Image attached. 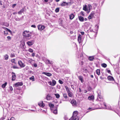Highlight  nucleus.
Listing matches in <instances>:
<instances>
[{
	"mask_svg": "<svg viewBox=\"0 0 120 120\" xmlns=\"http://www.w3.org/2000/svg\"><path fill=\"white\" fill-rule=\"evenodd\" d=\"M106 71L108 73H109V74H111V72L109 70H108V69H106Z\"/></svg>",
	"mask_w": 120,
	"mask_h": 120,
	"instance_id": "nucleus-42",
	"label": "nucleus"
},
{
	"mask_svg": "<svg viewBox=\"0 0 120 120\" xmlns=\"http://www.w3.org/2000/svg\"><path fill=\"white\" fill-rule=\"evenodd\" d=\"M47 111V110H43L42 112H43L46 113Z\"/></svg>",
	"mask_w": 120,
	"mask_h": 120,
	"instance_id": "nucleus-61",
	"label": "nucleus"
},
{
	"mask_svg": "<svg viewBox=\"0 0 120 120\" xmlns=\"http://www.w3.org/2000/svg\"><path fill=\"white\" fill-rule=\"evenodd\" d=\"M63 96L65 99H67L68 98V96L67 94L65 93L63 94Z\"/></svg>",
	"mask_w": 120,
	"mask_h": 120,
	"instance_id": "nucleus-25",
	"label": "nucleus"
},
{
	"mask_svg": "<svg viewBox=\"0 0 120 120\" xmlns=\"http://www.w3.org/2000/svg\"><path fill=\"white\" fill-rule=\"evenodd\" d=\"M71 103L73 105H75L76 104V101L74 100H72L71 101Z\"/></svg>",
	"mask_w": 120,
	"mask_h": 120,
	"instance_id": "nucleus-15",
	"label": "nucleus"
},
{
	"mask_svg": "<svg viewBox=\"0 0 120 120\" xmlns=\"http://www.w3.org/2000/svg\"><path fill=\"white\" fill-rule=\"evenodd\" d=\"M64 72L65 73V74H70V71L69 69H68L65 70Z\"/></svg>",
	"mask_w": 120,
	"mask_h": 120,
	"instance_id": "nucleus-18",
	"label": "nucleus"
},
{
	"mask_svg": "<svg viewBox=\"0 0 120 120\" xmlns=\"http://www.w3.org/2000/svg\"><path fill=\"white\" fill-rule=\"evenodd\" d=\"M51 98L52 97L49 94L46 97V99L48 100H51Z\"/></svg>",
	"mask_w": 120,
	"mask_h": 120,
	"instance_id": "nucleus-20",
	"label": "nucleus"
},
{
	"mask_svg": "<svg viewBox=\"0 0 120 120\" xmlns=\"http://www.w3.org/2000/svg\"><path fill=\"white\" fill-rule=\"evenodd\" d=\"M48 84L50 85H51V86H52V83L51 81L49 82H48Z\"/></svg>",
	"mask_w": 120,
	"mask_h": 120,
	"instance_id": "nucleus-47",
	"label": "nucleus"
},
{
	"mask_svg": "<svg viewBox=\"0 0 120 120\" xmlns=\"http://www.w3.org/2000/svg\"><path fill=\"white\" fill-rule=\"evenodd\" d=\"M80 14L81 15H82V16H84V14L83 13V12L82 11H81L80 13Z\"/></svg>",
	"mask_w": 120,
	"mask_h": 120,
	"instance_id": "nucleus-52",
	"label": "nucleus"
},
{
	"mask_svg": "<svg viewBox=\"0 0 120 120\" xmlns=\"http://www.w3.org/2000/svg\"><path fill=\"white\" fill-rule=\"evenodd\" d=\"M33 60L32 59H29V60H28L30 62H31Z\"/></svg>",
	"mask_w": 120,
	"mask_h": 120,
	"instance_id": "nucleus-58",
	"label": "nucleus"
},
{
	"mask_svg": "<svg viewBox=\"0 0 120 120\" xmlns=\"http://www.w3.org/2000/svg\"><path fill=\"white\" fill-rule=\"evenodd\" d=\"M92 7V6L90 4L88 5L87 8H88V13L90 12V10L91 9Z\"/></svg>",
	"mask_w": 120,
	"mask_h": 120,
	"instance_id": "nucleus-19",
	"label": "nucleus"
},
{
	"mask_svg": "<svg viewBox=\"0 0 120 120\" xmlns=\"http://www.w3.org/2000/svg\"><path fill=\"white\" fill-rule=\"evenodd\" d=\"M15 57V55L14 54H11V57Z\"/></svg>",
	"mask_w": 120,
	"mask_h": 120,
	"instance_id": "nucleus-41",
	"label": "nucleus"
},
{
	"mask_svg": "<svg viewBox=\"0 0 120 120\" xmlns=\"http://www.w3.org/2000/svg\"><path fill=\"white\" fill-rule=\"evenodd\" d=\"M102 66L104 68H106L107 67V65L105 63H103L101 64Z\"/></svg>",
	"mask_w": 120,
	"mask_h": 120,
	"instance_id": "nucleus-32",
	"label": "nucleus"
},
{
	"mask_svg": "<svg viewBox=\"0 0 120 120\" xmlns=\"http://www.w3.org/2000/svg\"><path fill=\"white\" fill-rule=\"evenodd\" d=\"M94 58L93 56H90L88 58V59L90 61H92L93 60Z\"/></svg>",
	"mask_w": 120,
	"mask_h": 120,
	"instance_id": "nucleus-21",
	"label": "nucleus"
},
{
	"mask_svg": "<svg viewBox=\"0 0 120 120\" xmlns=\"http://www.w3.org/2000/svg\"><path fill=\"white\" fill-rule=\"evenodd\" d=\"M78 112L75 111L74 112L72 116L69 120H79V118L77 116Z\"/></svg>",
	"mask_w": 120,
	"mask_h": 120,
	"instance_id": "nucleus-1",
	"label": "nucleus"
},
{
	"mask_svg": "<svg viewBox=\"0 0 120 120\" xmlns=\"http://www.w3.org/2000/svg\"><path fill=\"white\" fill-rule=\"evenodd\" d=\"M4 58L5 60H8V56L7 54H5L4 56Z\"/></svg>",
	"mask_w": 120,
	"mask_h": 120,
	"instance_id": "nucleus-22",
	"label": "nucleus"
},
{
	"mask_svg": "<svg viewBox=\"0 0 120 120\" xmlns=\"http://www.w3.org/2000/svg\"><path fill=\"white\" fill-rule=\"evenodd\" d=\"M16 4H13L12 6V7L13 8H14V7H15V6H16Z\"/></svg>",
	"mask_w": 120,
	"mask_h": 120,
	"instance_id": "nucleus-56",
	"label": "nucleus"
},
{
	"mask_svg": "<svg viewBox=\"0 0 120 120\" xmlns=\"http://www.w3.org/2000/svg\"><path fill=\"white\" fill-rule=\"evenodd\" d=\"M3 25H4L6 27H8L9 25V24L7 23H4V24H2Z\"/></svg>",
	"mask_w": 120,
	"mask_h": 120,
	"instance_id": "nucleus-38",
	"label": "nucleus"
},
{
	"mask_svg": "<svg viewBox=\"0 0 120 120\" xmlns=\"http://www.w3.org/2000/svg\"><path fill=\"white\" fill-rule=\"evenodd\" d=\"M7 38L9 40H10L11 39V38L10 36H8Z\"/></svg>",
	"mask_w": 120,
	"mask_h": 120,
	"instance_id": "nucleus-51",
	"label": "nucleus"
},
{
	"mask_svg": "<svg viewBox=\"0 0 120 120\" xmlns=\"http://www.w3.org/2000/svg\"><path fill=\"white\" fill-rule=\"evenodd\" d=\"M22 85L23 83L22 82H18L15 83L14 84V86H15L17 87L22 86Z\"/></svg>",
	"mask_w": 120,
	"mask_h": 120,
	"instance_id": "nucleus-6",
	"label": "nucleus"
},
{
	"mask_svg": "<svg viewBox=\"0 0 120 120\" xmlns=\"http://www.w3.org/2000/svg\"><path fill=\"white\" fill-rule=\"evenodd\" d=\"M81 33L82 35H83L84 34V32H81Z\"/></svg>",
	"mask_w": 120,
	"mask_h": 120,
	"instance_id": "nucleus-63",
	"label": "nucleus"
},
{
	"mask_svg": "<svg viewBox=\"0 0 120 120\" xmlns=\"http://www.w3.org/2000/svg\"><path fill=\"white\" fill-rule=\"evenodd\" d=\"M80 59L79 62V64L80 65L82 66L85 60L86 59L83 57V55L82 54L80 55Z\"/></svg>",
	"mask_w": 120,
	"mask_h": 120,
	"instance_id": "nucleus-3",
	"label": "nucleus"
},
{
	"mask_svg": "<svg viewBox=\"0 0 120 120\" xmlns=\"http://www.w3.org/2000/svg\"><path fill=\"white\" fill-rule=\"evenodd\" d=\"M70 19L71 20L73 19L75 17V15L73 13H71L70 15H69Z\"/></svg>",
	"mask_w": 120,
	"mask_h": 120,
	"instance_id": "nucleus-11",
	"label": "nucleus"
},
{
	"mask_svg": "<svg viewBox=\"0 0 120 120\" xmlns=\"http://www.w3.org/2000/svg\"><path fill=\"white\" fill-rule=\"evenodd\" d=\"M7 84V82H5L2 85V87L3 88H4L6 86Z\"/></svg>",
	"mask_w": 120,
	"mask_h": 120,
	"instance_id": "nucleus-30",
	"label": "nucleus"
},
{
	"mask_svg": "<svg viewBox=\"0 0 120 120\" xmlns=\"http://www.w3.org/2000/svg\"><path fill=\"white\" fill-rule=\"evenodd\" d=\"M49 105L51 108H53L54 107V105L52 104H50Z\"/></svg>",
	"mask_w": 120,
	"mask_h": 120,
	"instance_id": "nucleus-39",
	"label": "nucleus"
},
{
	"mask_svg": "<svg viewBox=\"0 0 120 120\" xmlns=\"http://www.w3.org/2000/svg\"><path fill=\"white\" fill-rule=\"evenodd\" d=\"M14 117H12L10 119V120H14Z\"/></svg>",
	"mask_w": 120,
	"mask_h": 120,
	"instance_id": "nucleus-64",
	"label": "nucleus"
},
{
	"mask_svg": "<svg viewBox=\"0 0 120 120\" xmlns=\"http://www.w3.org/2000/svg\"><path fill=\"white\" fill-rule=\"evenodd\" d=\"M96 73L98 75H99L100 74V69H98L96 70Z\"/></svg>",
	"mask_w": 120,
	"mask_h": 120,
	"instance_id": "nucleus-29",
	"label": "nucleus"
},
{
	"mask_svg": "<svg viewBox=\"0 0 120 120\" xmlns=\"http://www.w3.org/2000/svg\"><path fill=\"white\" fill-rule=\"evenodd\" d=\"M18 63L19 65L21 68H24L25 66L24 64L23 63L21 60H19L18 61Z\"/></svg>",
	"mask_w": 120,
	"mask_h": 120,
	"instance_id": "nucleus-4",
	"label": "nucleus"
},
{
	"mask_svg": "<svg viewBox=\"0 0 120 120\" xmlns=\"http://www.w3.org/2000/svg\"><path fill=\"white\" fill-rule=\"evenodd\" d=\"M81 40L82 36L81 35L79 34L78 36V41L79 43H81Z\"/></svg>",
	"mask_w": 120,
	"mask_h": 120,
	"instance_id": "nucleus-9",
	"label": "nucleus"
},
{
	"mask_svg": "<svg viewBox=\"0 0 120 120\" xmlns=\"http://www.w3.org/2000/svg\"><path fill=\"white\" fill-rule=\"evenodd\" d=\"M4 34L5 35H6L8 34V32H7L6 30L5 31H4Z\"/></svg>",
	"mask_w": 120,
	"mask_h": 120,
	"instance_id": "nucleus-44",
	"label": "nucleus"
},
{
	"mask_svg": "<svg viewBox=\"0 0 120 120\" xmlns=\"http://www.w3.org/2000/svg\"><path fill=\"white\" fill-rule=\"evenodd\" d=\"M98 98H99L100 99H101L102 98V97L99 94H98Z\"/></svg>",
	"mask_w": 120,
	"mask_h": 120,
	"instance_id": "nucleus-54",
	"label": "nucleus"
},
{
	"mask_svg": "<svg viewBox=\"0 0 120 120\" xmlns=\"http://www.w3.org/2000/svg\"><path fill=\"white\" fill-rule=\"evenodd\" d=\"M51 110L52 111H53V113L55 114H56L57 113V108L55 110H53L51 109Z\"/></svg>",
	"mask_w": 120,
	"mask_h": 120,
	"instance_id": "nucleus-23",
	"label": "nucleus"
},
{
	"mask_svg": "<svg viewBox=\"0 0 120 120\" xmlns=\"http://www.w3.org/2000/svg\"><path fill=\"white\" fill-rule=\"evenodd\" d=\"M59 8H57L55 10V11L56 12H58L59 11Z\"/></svg>",
	"mask_w": 120,
	"mask_h": 120,
	"instance_id": "nucleus-45",
	"label": "nucleus"
},
{
	"mask_svg": "<svg viewBox=\"0 0 120 120\" xmlns=\"http://www.w3.org/2000/svg\"><path fill=\"white\" fill-rule=\"evenodd\" d=\"M94 14L93 13H91L88 17V18L89 19H91L93 17Z\"/></svg>",
	"mask_w": 120,
	"mask_h": 120,
	"instance_id": "nucleus-12",
	"label": "nucleus"
},
{
	"mask_svg": "<svg viewBox=\"0 0 120 120\" xmlns=\"http://www.w3.org/2000/svg\"><path fill=\"white\" fill-rule=\"evenodd\" d=\"M16 77V75H12V81L15 80Z\"/></svg>",
	"mask_w": 120,
	"mask_h": 120,
	"instance_id": "nucleus-33",
	"label": "nucleus"
},
{
	"mask_svg": "<svg viewBox=\"0 0 120 120\" xmlns=\"http://www.w3.org/2000/svg\"><path fill=\"white\" fill-rule=\"evenodd\" d=\"M30 80H32V81H34V76H32L30 78Z\"/></svg>",
	"mask_w": 120,
	"mask_h": 120,
	"instance_id": "nucleus-37",
	"label": "nucleus"
},
{
	"mask_svg": "<svg viewBox=\"0 0 120 120\" xmlns=\"http://www.w3.org/2000/svg\"><path fill=\"white\" fill-rule=\"evenodd\" d=\"M32 56L33 57H34L35 56V54L34 53H33L32 54Z\"/></svg>",
	"mask_w": 120,
	"mask_h": 120,
	"instance_id": "nucleus-60",
	"label": "nucleus"
},
{
	"mask_svg": "<svg viewBox=\"0 0 120 120\" xmlns=\"http://www.w3.org/2000/svg\"><path fill=\"white\" fill-rule=\"evenodd\" d=\"M31 27H33L34 28H35L36 27V26L35 25H32L31 26Z\"/></svg>",
	"mask_w": 120,
	"mask_h": 120,
	"instance_id": "nucleus-53",
	"label": "nucleus"
},
{
	"mask_svg": "<svg viewBox=\"0 0 120 120\" xmlns=\"http://www.w3.org/2000/svg\"><path fill=\"white\" fill-rule=\"evenodd\" d=\"M68 5H69V3L65 2H63L61 4V6H65Z\"/></svg>",
	"mask_w": 120,
	"mask_h": 120,
	"instance_id": "nucleus-10",
	"label": "nucleus"
},
{
	"mask_svg": "<svg viewBox=\"0 0 120 120\" xmlns=\"http://www.w3.org/2000/svg\"><path fill=\"white\" fill-rule=\"evenodd\" d=\"M52 86H54L56 84V82L55 80H52Z\"/></svg>",
	"mask_w": 120,
	"mask_h": 120,
	"instance_id": "nucleus-27",
	"label": "nucleus"
},
{
	"mask_svg": "<svg viewBox=\"0 0 120 120\" xmlns=\"http://www.w3.org/2000/svg\"><path fill=\"white\" fill-rule=\"evenodd\" d=\"M33 66H34V67H36L38 65L36 63H34L33 64Z\"/></svg>",
	"mask_w": 120,
	"mask_h": 120,
	"instance_id": "nucleus-46",
	"label": "nucleus"
},
{
	"mask_svg": "<svg viewBox=\"0 0 120 120\" xmlns=\"http://www.w3.org/2000/svg\"><path fill=\"white\" fill-rule=\"evenodd\" d=\"M59 82L61 84H63V82L61 80H59Z\"/></svg>",
	"mask_w": 120,
	"mask_h": 120,
	"instance_id": "nucleus-48",
	"label": "nucleus"
},
{
	"mask_svg": "<svg viewBox=\"0 0 120 120\" xmlns=\"http://www.w3.org/2000/svg\"><path fill=\"white\" fill-rule=\"evenodd\" d=\"M68 93L69 97H71L73 96L72 93L70 92V91L69 92H68Z\"/></svg>",
	"mask_w": 120,
	"mask_h": 120,
	"instance_id": "nucleus-26",
	"label": "nucleus"
},
{
	"mask_svg": "<svg viewBox=\"0 0 120 120\" xmlns=\"http://www.w3.org/2000/svg\"><path fill=\"white\" fill-rule=\"evenodd\" d=\"M2 28H3V29H5L6 30V29H7V28L4 27H2Z\"/></svg>",
	"mask_w": 120,
	"mask_h": 120,
	"instance_id": "nucleus-62",
	"label": "nucleus"
},
{
	"mask_svg": "<svg viewBox=\"0 0 120 120\" xmlns=\"http://www.w3.org/2000/svg\"><path fill=\"white\" fill-rule=\"evenodd\" d=\"M42 74L45 75H52V74L46 72H43Z\"/></svg>",
	"mask_w": 120,
	"mask_h": 120,
	"instance_id": "nucleus-24",
	"label": "nucleus"
},
{
	"mask_svg": "<svg viewBox=\"0 0 120 120\" xmlns=\"http://www.w3.org/2000/svg\"><path fill=\"white\" fill-rule=\"evenodd\" d=\"M53 62L52 61H50L49 60V64H53Z\"/></svg>",
	"mask_w": 120,
	"mask_h": 120,
	"instance_id": "nucleus-55",
	"label": "nucleus"
},
{
	"mask_svg": "<svg viewBox=\"0 0 120 120\" xmlns=\"http://www.w3.org/2000/svg\"><path fill=\"white\" fill-rule=\"evenodd\" d=\"M64 119L65 120H67L68 118L67 116H65L64 117Z\"/></svg>",
	"mask_w": 120,
	"mask_h": 120,
	"instance_id": "nucleus-43",
	"label": "nucleus"
},
{
	"mask_svg": "<svg viewBox=\"0 0 120 120\" xmlns=\"http://www.w3.org/2000/svg\"><path fill=\"white\" fill-rule=\"evenodd\" d=\"M83 9L85 11H87V12L88 13V8H87V6L86 5H85L84 6Z\"/></svg>",
	"mask_w": 120,
	"mask_h": 120,
	"instance_id": "nucleus-13",
	"label": "nucleus"
},
{
	"mask_svg": "<svg viewBox=\"0 0 120 120\" xmlns=\"http://www.w3.org/2000/svg\"><path fill=\"white\" fill-rule=\"evenodd\" d=\"M79 80L81 81V82H82L83 78L82 76H80L79 77Z\"/></svg>",
	"mask_w": 120,
	"mask_h": 120,
	"instance_id": "nucleus-31",
	"label": "nucleus"
},
{
	"mask_svg": "<svg viewBox=\"0 0 120 120\" xmlns=\"http://www.w3.org/2000/svg\"><path fill=\"white\" fill-rule=\"evenodd\" d=\"M108 79L110 80H114L113 77L110 75H109L108 76Z\"/></svg>",
	"mask_w": 120,
	"mask_h": 120,
	"instance_id": "nucleus-17",
	"label": "nucleus"
},
{
	"mask_svg": "<svg viewBox=\"0 0 120 120\" xmlns=\"http://www.w3.org/2000/svg\"><path fill=\"white\" fill-rule=\"evenodd\" d=\"M46 62L48 64H49V60H47Z\"/></svg>",
	"mask_w": 120,
	"mask_h": 120,
	"instance_id": "nucleus-59",
	"label": "nucleus"
},
{
	"mask_svg": "<svg viewBox=\"0 0 120 120\" xmlns=\"http://www.w3.org/2000/svg\"><path fill=\"white\" fill-rule=\"evenodd\" d=\"M43 1L45 2H47L49 0H42Z\"/></svg>",
	"mask_w": 120,
	"mask_h": 120,
	"instance_id": "nucleus-57",
	"label": "nucleus"
},
{
	"mask_svg": "<svg viewBox=\"0 0 120 120\" xmlns=\"http://www.w3.org/2000/svg\"><path fill=\"white\" fill-rule=\"evenodd\" d=\"M38 30L41 31L43 30L45 28L44 26L41 25H40L38 26Z\"/></svg>",
	"mask_w": 120,
	"mask_h": 120,
	"instance_id": "nucleus-5",
	"label": "nucleus"
},
{
	"mask_svg": "<svg viewBox=\"0 0 120 120\" xmlns=\"http://www.w3.org/2000/svg\"><path fill=\"white\" fill-rule=\"evenodd\" d=\"M22 45L23 46V47L25 45L24 42H23L22 43Z\"/></svg>",
	"mask_w": 120,
	"mask_h": 120,
	"instance_id": "nucleus-50",
	"label": "nucleus"
},
{
	"mask_svg": "<svg viewBox=\"0 0 120 120\" xmlns=\"http://www.w3.org/2000/svg\"><path fill=\"white\" fill-rule=\"evenodd\" d=\"M55 96L56 98H59L60 97L59 94H55Z\"/></svg>",
	"mask_w": 120,
	"mask_h": 120,
	"instance_id": "nucleus-28",
	"label": "nucleus"
},
{
	"mask_svg": "<svg viewBox=\"0 0 120 120\" xmlns=\"http://www.w3.org/2000/svg\"><path fill=\"white\" fill-rule=\"evenodd\" d=\"M94 99V96L93 95L90 96H89L88 98V99L89 100H93Z\"/></svg>",
	"mask_w": 120,
	"mask_h": 120,
	"instance_id": "nucleus-16",
	"label": "nucleus"
},
{
	"mask_svg": "<svg viewBox=\"0 0 120 120\" xmlns=\"http://www.w3.org/2000/svg\"><path fill=\"white\" fill-rule=\"evenodd\" d=\"M6 30V31H7V32L8 31L10 33H11V32L10 30H9L7 28Z\"/></svg>",
	"mask_w": 120,
	"mask_h": 120,
	"instance_id": "nucleus-49",
	"label": "nucleus"
},
{
	"mask_svg": "<svg viewBox=\"0 0 120 120\" xmlns=\"http://www.w3.org/2000/svg\"><path fill=\"white\" fill-rule=\"evenodd\" d=\"M34 42V41L32 40L30 41H27L26 42V44L29 46H31L33 44Z\"/></svg>",
	"mask_w": 120,
	"mask_h": 120,
	"instance_id": "nucleus-7",
	"label": "nucleus"
},
{
	"mask_svg": "<svg viewBox=\"0 0 120 120\" xmlns=\"http://www.w3.org/2000/svg\"><path fill=\"white\" fill-rule=\"evenodd\" d=\"M31 33L29 31H25L23 33V35L25 37L27 38L30 37L31 36Z\"/></svg>",
	"mask_w": 120,
	"mask_h": 120,
	"instance_id": "nucleus-2",
	"label": "nucleus"
},
{
	"mask_svg": "<svg viewBox=\"0 0 120 120\" xmlns=\"http://www.w3.org/2000/svg\"><path fill=\"white\" fill-rule=\"evenodd\" d=\"M11 68H13L14 69H18L19 68L17 66H14L11 67Z\"/></svg>",
	"mask_w": 120,
	"mask_h": 120,
	"instance_id": "nucleus-36",
	"label": "nucleus"
},
{
	"mask_svg": "<svg viewBox=\"0 0 120 120\" xmlns=\"http://www.w3.org/2000/svg\"><path fill=\"white\" fill-rule=\"evenodd\" d=\"M33 50L31 48L29 49L28 51L30 52H33Z\"/></svg>",
	"mask_w": 120,
	"mask_h": 120,
	"instance_id": "nucleus-40",
	"label": "nucleus"
},
{
	"mask_svg": "<svg viewBox=\"0 0 120 120\" xmlns=\"http://www.w3.org/2000/svg\"><path fill=\"white\" fill-rule=\"evenodd\" d=\"M15 59H12L11 60V62L12 63L14 64H16V62H15Z\"/></svg>",
	"mask_w": 120,
	"mask_h": 120,
	"instance_id": "nucleus-35",
	"label": "nucleus"
},
{
	"mask_svg": "<svg viewBox=\"0 0 120 120\" xmlns=\"http://www.w3.org/2000/svg\"><path fill=\"white\" fill-rule=\"evenodd\" d=\"M78 19L79 21L81 22H83L84 21V18L81 16H78Z\"/></svg>",
	"mask_w": 120,
	"mask_h": 120,
	"instance_id": "nucleus-14",
	"label": "nucleus"
},
{
	"mask_svg": "<svg viewBox=\"0 0 120 120\" xmlns=\"http://www.w3.org/2000/svg\"><path fill=\"white\" fill-rule=\"evenodd\" d=\"M39 105L41 107L43 108L45 106V105L43 103V102L42 101H41L39 102L38 103Z\"/></svg>",
	"mask_w": 120,
	"mask_h": 120,
	"instance_id": "nucleus-8",
	"label": "nucleus"
},
{
	"mask_svg": "<svg viewBox=\"0 0 120 120\" xmlns=\"http://www.w3.org/2000/svg\"><path fill=\"white\" fill-rule=\"evenodd\" d=\"M65 88L67 93L68 92H69L70 91L69 90L68 87L67 86H65Z\"/></svg>",
	"mask_w": 120,
	"mask_h": 120,
	"instance_id": "nucleus-34",
	"label": "nucleus"
}]
</instances>
